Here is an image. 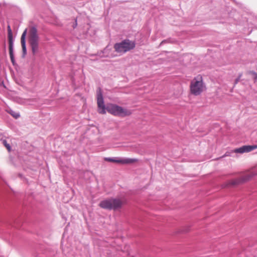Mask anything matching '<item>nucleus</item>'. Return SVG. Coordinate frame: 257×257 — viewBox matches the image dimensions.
Returning a JSON list of instances; mask_svg holds the SVG:
<instances>
[{
  "label": "nucleus",
  "mask_w": 257,
  "mask_h": 257,
  "mask_svg": "<svg viewBox=\"0 0 257 257\" xmlns=\"http://www.w3.org/2000/svg\"><path fill=\"white\" fill-rule=\"evenodd\" d=\"M206 89V85L201 75H198L191 81L190 84V92L191 94L198 96L200 95Z\"/></svg>",
  "instance_id": "obj_1"
},
{
  "label": "nucleus",
  "mask_w": 257,
  "mask_h": 257,
  "mask_svg": "<svg viewBox=\"0 0 257 257\" xmlns=\"http://www.w3.org/2000/svg\"><path fill=\"white\" fill-rule=\"evenodd\" d=\"M28 41L34 55L39 51L40 37L37 29L35 27L30 28L28 35Z\"/></svg>",
  "instance_id": "obj_2"
},
{
  "label": "nucleus",
  "mask_w": 257,
  "mask_h": 257,
  "mask_svg": "<svg viewBox=\"0 0 257 257\" xmlns=\"http://www.w3.org/2000/svg\"><path fill=\"white\" fill-rule=\"evenodd\" d=\"M124 203L121 199L110 198L101 201L99 206L105 209L115 210L121 208Z\"/></svg>",
  "instance_id": "obj_3"
},
{
  "label": "nucleus",
  "mask_w": 257,
  "mask_h": 257,
  "mask_svg": "<svg viewBox=\"0 0 257 257\" xmlns=\"http://www.w3.org/2000/svg\"><path fill=\"white\" fill-rule=\"evenodd\" d=\"M106 109L109 113L121 117L129 116L132 114L131 110L123 108L116 104H108L107 105Z\"/></svg>",
  "instance_id": "obj_4"
},
{
  "label": "nucleus",
  "mask_w": 257,
  "mask_h": 257,
  "mask_svg": "<svg viewBox=\"0 0 257 257\" xmlns=\"http://www.w3.org/2000/svg\"><path fill=\"white\" fill-rule=\"evenodd\" d=\"M136 44L134 41L126 39L120 43H116L114 45V48L117 53L123 54L133 50Z\"/></svg>",
  "instance_id": "obj_5"
},
{
  "label": "nucleus",
  "mask_w": 257,
  "mask_h": 257,
  "mask_svg": "<svg viewBox=\"0 0 257 257\" xmlns=\"http://www.w3.org/2000/svg\"><path fill=\"white\" fill-rule=\"evenodd\" d=\"M256 174L253 172H248L245 174L243 176L236 179L233 180H231L229 182V184L231 185H236L243 182H245L249 179H250L252 177L256 175Z\"/></svg>",
  "instance_id": "obj_6"
},
{
  "label": "nucleus",
  "mask_w": 257,
  "mask_h": 257,
  "mask_svg": "<svg viewBox=\"0 0 257 257\" xmlns=\"http://www.w3.org/2000/svg\"><path fill=\"white\" fill-rule=\"evenodd\" d=\"M97 99L98 112L101 114H105L106 112L104 104L102 94L100 88H99L97 90Z\"/></svg>",
  "instance_id": "obj_7"
},
{
  "label": "nucleus",
  "mask_w": 257,
  "mask_h": 257,
  "mask_svg": "<svg viewBox=\"0 0 257 257\" xmlns=\"http://www.w3.org/2000/svg\"><path fill=\"white\" fill-rule=\"evenodd\" d=\"M105 161L109 162H113L119 163L121 164H130L136 163L137 162V160L136 159H114L111 158H105L104 159Z\"/></svg>",
  "instance_id": "obj_8"
},
{
  "label": "nucleus",
  "mask_w": 257,
  "mask_h": 257,
  "mask_svg": "<svg viewBox=\"0 0 257 257\" xmlns=\"http://www.w3.org/2000/svg\"><path fill=\"white\" fill-rule=\"evenodd\" d=\"M257 149V145H245L239 148L235 149L233 150V152L235 153L242 154L244 153H248L252 151L253 150Z\"/></svg>",
  "instance_id": "obj_9"
},
{
  "label": "nucleus",
  "mask_w": 257,
  "mask_h": 257,
  "mask_svg": "<svg viewBox=\"0 0 257 257\" xmlns=\"http://www.w3.org/2000/svg\"><path fill=\"white\" fill-rule=\"evenodd\" d=\"M27 34V29H26L23 33L21 38V43L22 47L23 54L25 55L27 52L26 45V36Z\"/></svg>",
  "instance_id": "obj_10"
},
{
  "label": "nucleus",
  "mask_w": 257,
  "mask_h": 257,
  "mask_svg": "<svg viewBox=\"0 0 257 257\" xmlns=\"http://www.w3.org/2000/svg\"><path fill=\"white\" fill-rule=\"evenodd\" d=\"M8 38L9 42V48L13 47V33L10 26H8Z\"/></svg>",
  "instance_id": "obj_11"
},
{
  "label": "nucleus",
  "mask_w": 257,
  "mask_h": 257,
  "mask_svg": "<svg viewBox=\"0 0 257 257\" xmlns=\"http://www.w3.org/2000/svg\"><path fill=\"white\" fill-rule=\"evenodd\" d=\"M9 54L10 56L11 61L13 64V65H15V60L14 58V51H13V47L12 48H9Z\"/></svg>",
  "instance_id": "obj_12"
},
{
  "label": "nucleus",
  "mask_w": 257,
  "mask_h": 257,
  "mask_svg": "<svg viewBox=\"0 0 257 257\" xmlns=\"http://www.w3.org/2000/svg\"><path fill=\"white\" fill-rule=\"evenodd\" d=\"M10 113L15 118H17L20 116V115L19 113L14 112V111L11 112Z\"/></svg>",
  "instance_id": "obj_13"
},
{
  "label": "nucleus",
  "mask_w": 257,
  "mask_h": 257,
  "mask_svg": "<svg viewBox=\"0 0 257 257\" xmlns=\"http://www.w3.org/2000/svg\"><path fill=\"white\" fill-rule=\"evenodd\" d=\"M3 144L5 146V147L7 148V149L8 150V151H10L11 147L9 144H7V141L6 140L3 141Z\"/></svg>",
  "instance_id": "obj_14"
},
{
  "label": "nucleus",
  "mask_w": 257,
  "mask_h": 257,
  "mask_svg": "<svg viewBox=\"0 0 257 257\" xmlns=\"http://www.w3.org/2000/svg\"><path fill=\"white\" fill-rule=\"evenodd\" d=\"M249 74L252 75L254 80H257V73L253 71H250Z\"/></svg>",
  "instance_id": "obj_15"
},
{
  "label": "nucleus",
  "mask_w": 257,
  "mask_h": 257,
  "mask_svg": "<svg viewBox=\"0 0 257 257\" xmlns=\"http://www.w3.org/2000/svg\"><path fill=\"white\" fill-rule=\"evenodd\" d=\"M77 25V22H76V20L75 21V24H74V26H76Z\"/></svg>",
  "instance_id": "obj_16"
},
{
  "label": "nucleus",
  "mask_w": 257,
  "mask_h": 257,
  "mask_svg": "<svg viewBox=\"0 0 257 257\" xmlns=\"http://www.w3.org/2000/svg\"><path fill=\"white\" fill-rule=\"evenodd\" d=\"M77 25V22H76V20L75 21V24H74V26H76Z\"/></svg>",
  "instance_id": "obj_17"
}]
</instances>
